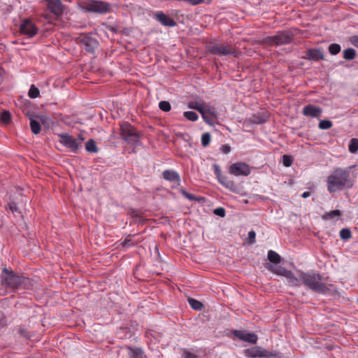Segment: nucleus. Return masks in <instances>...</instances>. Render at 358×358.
Here are the masks:
<instances>
[{"instance_id":"f257e3e1","label":"nucleus","mask_w":358,"mask_h":358,"mask_svg":"<svg viewBox=\"0 0 358 358\" xmlns=\"http://www.w3.org/2000/svg\"><path fill=\"white\" fill-rule=\"evenodd\" d=\"M327 190L330 193H334L344 188H351L353 186L350 178V172L343 169H336L328 176Z\"/></svg>"},{"instance_id":"f03ea898","label":"nucleus","mask_w":358,"mask_h":358,"mask_svg":"<svg viewBox=\"0 0 358 358\" xmlns=\"http://www.w3.org/2000/svg\"><path fill=\"white\" fill-rule=\"evenodd\" d=\"M2 285L12 290L19 289H29L30 280L22 275H17L13 271L4 268L1 274Z\"/></svg>"},{"instance_id":"7ed1b4c3","label":"nucleus","mask_w":358,"mask_h":358,"mask_svg":"<svg viewBox=\"0 0 358 358\" xmlns=\"http://www.w3.org/2000/svg\"><path fill=\"white\" fill-rule=\"evenodd\" d=\"M301 285L307 287L308 289L320 293L326 294L329 289L322 281V276L315 272H301Z\"/></svg>"},{"instance_id":"20e7f679","label":"nucleus","mask_w":358,"mask_h":358,"mask_svg":"<svg viewBox=\"0 0 358 358\" xmlns=\"http://www.w3.org/2000/svg\"><path fill=\"white\" fill-rule=\"evenodd\" d=\"M244 355L248 358H280V354L276 351L268 350L260 346H253L245 350Z\"/></svg>"},{"instance_id":"39448f33","label":"nucleus","mask_w":358,"mask_h":358,"mask_svg":"<svg viewBox=\"0 0 358 358\" xmlns=\"http://www.w3.org/2000/svg\"><path fill=\"white\" fill-rule=\"evenodd\" d=\"M122 138L131 145L137 146L139 143V136L135 129L128 122L120 125Z\"/></svg>"},{"instance_id":"423d86ee","label":"nucleus","mask_w":358,"mask_h":358,"mask_svg":"<svg viewBox=\"0 0 358 358\" xmlns=\"http://www.w3.org/2000/svg\"><path fill=\"white\" fill-rule=\"evenodd\" d=\"M292 40V34L289 31H280L275 36H268L265 38L266 43L275 45L289 44Z\"/></svg>"},{"instance_id":"0eeeda50","label":"nucleus","mask_w":358,"mask_h":358,"mask_svg":"<svg viewBox=\"0 0 358 358\" xmlns=\"http://www.w3.org/2000/svg\"><path fill=\"white\" fill-rule=\"evenodd\" d=\"M209 52L213 55H216L220 57L233 55L238 57V52L231 45H211L208 46Z\"/></svg>"},{"instance_id":"6e6552de","label":"nucleus","mask_w":358,"mask_h":358,"mask_svg":"<svg viewBox=\"0 0 358 358\" xmlns=\"http://www.w3.org/2000/svg\"><path fill=\"white\" fill-rule=\"evenodd\" d=\"M58 136L59 138V142L71 152L76 153L78 151L79 142L76 141L72 136L66 133H63L58 134Z\"/></svg>"},{"instance_id":"1a4fd4ad","label":"nucleus","mask_w":358,"mask_h":358,"mask_svg":"<svg viewBox=\"0 0 358 358\" xmlns=\"http://www.w3.org/2000/svg\"><path fill=\"white\" fill-rule=\"evenodd\" d=\"M231 174L236 176H248L250 174L249 165L244 162H236L232 164L229 169Z\"/></svg>"},{"instance_id":"9d476101","label":"nucleus","mask_w":358,"mask_h":358,"mask_svg":"<svg viewBox=\"0 0 358 358\" xmlns=\"http://www.w3.org/2000/svg\"><path fill=\"white\" fill-rule=\"evenodd\" d=\"M80 43L84 47L85 50L90 53H93L99 45L98 41L90 34L84 36Z\"/></svg>"},{"instance_id":"9b49d317","label":"nucleus","mask_w":358,"mask_h":358,"mask_svg":"<svg viewBox=\"0 0 358 358\" xmlns=\"http://www.w3.org/2000/svg\"><path fill=\"white\" fill-rule=\"evenodd\" d=\"M20 31L22 34L31 38L37 34L38 29L30 20L25 19L20 25Z\"/></svg>"},{"instance_id":"f8f14e48","label":"nucleus","mask_w":358,"mask_h":358,"mask_svg":"<svg viewBox=\"0 0 358 358\" xmlns=\"http://www.w3.org/2000/svg\"><path fill=\"white\" fill-rule=\"evenodd\" d=\"M234 335L238 339L252 344H255L258 340V337L255 333H250L244 330H234Z\"/></svg>"},{"instance_id":"ddd939ff","label":"nucleus","mask_w":358,"mask_h":358,"mask_svg":"<svg viewBox=\"0 0 358 358\" xmlns=\"http://www.w3.org/2000/svg\"><path fill=\"white\" fill-rule=\"evenodd\" d=\"M110 4L103 2L94 1L88 3L87 9L90 12L104 13L108 11Z\"/></svg>"},{"instance_id":"4468645a","label":"nucleus","mask_w":358,"mask_h":358,"mask_svg":"<svg viewBox=\"0 0 358 358\" xmlns=\"http://www.w3.org/2000/svg\"><path fill=\"white\" fill-rule=\"evenodd\" d=\"M155 19L162 25L173 27L176 25V22L173 18H171L162 11H157L155 14Z\"/></svg>"},{"instance_id":"2eb2a0df","label":"nucleus","mask_w":358,"mask_h":358,"mask_svg":"<svg viewBox=\"0 0 358 358\" xmlns=\"http://www.w3.org/2000/svg\"><path fill=\"white\" fill-rule=\"evenodd\" d=\"M50 12L56 16H59L63 13V5L61 0H45Z\"/></svg>"},{"instance_id":"dca6fc26","label":"nucleus","mask_w":358,"mask_h":358,"mask_svg":"<svg viewBox=\"0 0 358 358\" xmlns=\"http://www.w3.org/2000/svg\"><path fill=\"white\" fill-rule=\"evenodd\" d=\"M322 112L321 108L311 104L307 105L303 108V114L311 117H320Z\"/></svg>"},{"instance_id":"f3484780","label":"nucleus","mask_w":358,"mask_h":358,"mask_svg":"<svg viewBox=\"0 0 358 358\" xmlns=\"http://www.w3.org/2000/svg\"><path fill=\"white\" fill-rule=\"evenodd\" d=\"M162 176L164 180L173 182L176 186L180 185V177L176 171L165 170L162 173Z\"/></svg>"},{"instance_id":"a211bd4d","label":"nucleus","mask_w":358,"mask_h":358,"mask_svg":"<svg viewBox=\"0 0 358 358\" xmlns=\"http://www.w3.org/2000/svg\"><path fill=\"white\" fill-rule=\"evenodd\" d=\"M306 58L308 60L319 61L324 59V55L320 49L313 48L307 50Z\"/></svg>"},{"instance_id":"6ab92c4d","label":"nucleus","mask_w":358,"mask_h":358,"mask_svg":"<svg viewBox=\"0 0 358 358\" xmlns=\"http://www.w3.org/2000/svg\"><path fill=\"white\" fill-rule=\"evenodd\" d=\"M301 272L297 275H294L292 271L286 276L287 284L291 287H299L301 285Z\"/></svg>"},{"instance_id":"aec40b11","label":"nucleus","mask_w":358,"mask_h":358,"mask_svg":"<svg viewBox=\"0 0 358 358\" xmlns=\"http://www.w3.org/2000/svg\"><path fill=\"white\" fill-rule=\"evenodd\" d=\"M188 108L198 110L201 115L204 113L213 114V112L208 106H203L201 103L196 101L189 103Z\"/></svg>"},{"instance_id":"412c9836","label":"nucleus","mask_w":358,"mask_h":358,"mask_svg":"<svg viewBox=\"0 0 358 358\" xmlns=\"http://www.w3.org/2000/svg\"><path fill=\"white\" fill-rule=\"evenodd\" d=\"M127 350L129 358H144L143 352L141 348L128 347Z\"/></svg>"},{"instance_id":"4be33fe9","label":"nucleus","mask_w":358,"mask_h":358,"mask_svg":"<svg viewBox=\"0 0 358 358\" xmlns=\"http://www.w3.org/2000/svg\"><path fill=\"white\" fill-rule=\"evenodd\" d=\"M219 182L222 184L225 187L232 189V188L234 186V183L233 181L229 180L227 177L224 176H222L220 178H217Z\"/></svg>"},{"instance_id":"5701e85b","label":"nucleus","mask_w":358,"mask_h":358,"mask_svg":"<svg viewBox=\"0 0 358 358\" xmlns=\"http://www.w3.org/2000/svg\"><path fill=\"white\" fill-rule=\"evenodd\" d=\"M85 149L88 152L91 153H96L98 152L96 143L93 139H90L86 142Z\"/></svg>"},{"instance_id":"b1692460","label":"nucleus","mask_w":358,"mask_h":358,"mask_svg":"<svg viewBox=\"0 0 358 358\" xmlns=\"http://www.w3.org/2000/svg\"><path fill=\"white\" fill-rule=\"evenodd\" d=\"M268 259L273 263V264H278L280 262V260H281V257L277 253L275 252V251L273 250H269L268 252Z\"/></svg>"},{"instance_id":"393cba45","label":"nucleus","mask_w":358,"mask_h":358,"mask_svg":"<svg viewBox=\"0 0 358 358\" xmlns=\"http://www.w3.org/2000/svg\"><path fill=\"white\" fill-rule=\"evenodd\" d=\"M267 268L268 269H270L271 271H273V273H275L278 275H282L285 278H286V276L288 274H289V272L291 271L287 270L285 268L282 267V266H278L275 269H273L272 266H271V268H269V267H267Z\"/></svg>"},{"instance_id":"a878e982","label":"nucleus","mask_w":358,"mask_h":358,"mask_svg":"<svg viewBox=\"0 0 358 358\" xmlns=\"http://www.w3.org/2000/svg\"><path fill=\"white\" fill-rule=\"evenodd\" d=\"M30 127L34 134H38L41 131V124L38 121L34 119L30 118Z\"/></svg>"},{"instance_id":"bb28decb","label":"nucleus","mask_w":358,"mask_h":358,"mask_svg":"<svg viewBox=\"0 0 358 358\" xmlns=\"http://www.w3.org/2000/svg\"><path fill=\"white\" fill-rule=\"evenodd\" d=\"M356 51L353 48H348L343 51V57L346 60H351L355 58Z\"/></svg>"},{"instance_id":"cd10ccee","label":"nucleus","mask_w":358,"mask_h":358,"mask_svg":"<svg viewBox=\"0 0 358 358\" xmlns=\"http://www.w3.org/2000/svg\"><path fill=\"white\" fill-rule=\"evenodd\" d=\"M188 302H189V304L190 305V306L194 309V310H201L202 307H203V304L201 302L194 299H192V298H189L188 299Z\"/></svg>"},{"instance_id":"c85d7f7f","label":"nucleus","mask_w":358,"mask_h":358,"mask_svg":"<svg viewBox=\"0 0 358 358\" xmlns=\"http://www.w3.org/2000/svg\"><path fill=\"white\" fill-rule=\"evenodd\" d=\"M329 52L333 55H336L341 52V48L339 44L332 43L328 48Z\"/></svg>"},{"instance_id":"c756f323","label":"nucleus","mask_w":358,"mask_h":358,"mask_svg":"<svg viewBox=\"0 0 358 358\" xmlns=\"http://www.w3.org/2000/svg\"><path fill=\"white\" fill-rule=\"evenodd\" d=\"M183 115L186 119L192 122L196 121L199 118V115L194 111H185Z\"/></svg>"},{"instance_id":"7c9ffc66","label":"nucleus","mask_w":358,"mask_h":358,"mask_svg":"<svg viewBox=\"0 0 358 358\" xmlns=\"http://www.w3.org/2000/svg\"><path fill=\"white\" fill-rule=\"evenodd\" d=\"M340 237L343 240H348L351 238V231L348 228H343L340 231Z\"/></svg>"},{"instance_id":"2f4dec72","label":"nucleus","mask_w":358,"mask_h":358,"mask_svg":"<svg viewBox=\"0 0 358 358\" xmlns=\"http://www.w3.org/2000/svg\"><path fill=\"white\" fill-rule=\"evenodd\" d=\"M358 150V139L352 138L349 144V151L355 153Z\"/></svg>"},{"instance_id":"473e14b6","label":"nucleus","mask_w":358,"mask_h":358,"mask_svg":"<svg viewBox=\"0 0 358 358\" xmlns=\"http://www.w3.org/2000/svg\"><path fill=\"white\" fill-rule=\"evenodd\" d=\"M332 125H333V124H332L331 121L328 120H320V122L318 124V127L320 129H330L332 127Z\"/></svg>"},{"instance_id":"72a5a7b5","label":"nucleus","mask_w":358,"mask_h":358,"mask_svg":"<svg viewBox=\"0 0 358 358\" xmlns=\"http://www.w3.org/2000/svg\"><path fill=\"white\" fill-rule=\"evenodd\" d=\"M40 94L39 90L32 85L29 90V96L31 99L37 98Z\"/></svg>"},{"instance_id":"f704fd0d","label":"nucleus","mask_w":358,"mask_h":358,"mask_svg":"<svg viewBox=\"0 0 358 358\" xmlns=\"http://www.w3.org/2000/svg\"><path fill=\"white\" fill-rule=\"evenodd\" d=\"M341 215V211L339 210H331L329 213H327L324 215V218L327 220L333 219L335 217H338Z\"/></svg>"},{"instance_id":"c9c22d12","label":"nucleus","mask_w":358,"mask_h":358,"mask_svg":"<svg viewBox=\"0 0 358 358\" xmlns=\"http://www.w3.org/2000/svg\"><path fill=\"white\" fill-rule=\"evenodd\" d=\"M159 108L165 112H168L171 110V104L169 101H162L159 103Z\"/></svg>"},{"instance_id":"e433bc0d","label":"nucleus","mask_w":358,"mask_h":358,"mask_svg":"<svg viewBox=\"0 0 358 358\" xmlns=\"http://www.w3.org/2000/svg\"><path fill=\"white\" fill-rule=\"evenodd\" d=\"M210 141V135L209 133H204L201 136V144L203 147L209 145Z\"/></svg>"},{"instance_id":"4c0bfd02","label":"nucleus","mask_w":358,"mask_h":358,"mask_svg":"<svg viewBox=\"0 0 358 358\" xmlns=\"http://www.w3.org/2000/svg\"><path fill=\"white\" fill-rule=\"evenodd\" d=\"M293 162L292 158L289 155H283L282 156V163L285 166L289 167L292 165Z\"/></svg>"},{"instance_id":"58836bf2","label":"nucleus","mask_w":358,"mask_h":358,"mask_svg":"<svg viewBox=\"0 0 358 358\" xmlns=\"http://www.w3.org/2000/svg\"><path fill=\"white\" fill-rule=\"evenodd\" d=\"M1 120L5 123L9 122L10 120V114L8 111H3L1 114Z\"/></svg>"},{"instance_id":"ea45409f","label":"nucleus","mask_w":358,"mask_h":358,"mask_svg":"<svg viewBox=\"0 0 358 358\" xmlns=\"http://www.w3.org/2000/svg\"><path fill=\"white\" fill-rule=\"evenodd\" d=\"M180 192L181 194L185 197L187 198V199L190 200V201H194L196 199L195 196L189 193H188L187 191H185V189H181L180 190Z\"/></svg>"},{"instance_id":"a19ab883","label":"nucleus","mask_w":358,"mask_h":358,"mask_svg":"<svg viewBox=\"0 0 358 358\" xmlns=\"http://www.w3.org/2000/svg\"><path fill=\"white\" fill-rule=\"evenodd\" d=\"M182 358H197V356L187 350H183Z\"/></svg>"},{"instance_id":"79ce46f5","label":"nucleus","mask_w":358,"mask_h":358,"mask_svg":"<svg viewBox=\"0 0 358 358\" xmlns=\"http://www.w3.org/2000/svg\"><path fill=\"white\" fill-rule=\"evenodd\" d=\"M214 213L221 217L225 216V210L223 208H217L214 210Z\"/></svg>"},{"instance_id":"37998d69","label":"nucleus","mask_w":358,"mask_h":358,"mask_svg":"<svg viewBox=\"0 0 358 358\" xmlns=\"http://www.w3.org/2000/svg\"><path fill=\"white\" fill-rule=\"evenodd\" d=\"M256 234L254 231H250L248 233V240L250 243H253L255 241Z\"/></svg>"},{"instance_id":"c03bdc74","label":"nucleus","mask_w":358,"mask_h":358,"mask_svg":"<svg viewBox=\"0 0 358 358\" xmlns=\"http://www.w3.org/2000/svg\"><path fill=\"white\" fill-rule=\"evenodd\" d=\"M8 208L13 213L18 212V208L15 203L10 202L8 203Z\"/></svg>"},{"instance_id":"a18cd8bd","label":"nucleus","mask_w":358,"mask_h":358,"mask_svg":"<svg viewBox=\"0 0 358 358\" xmlns=\"http://www.w3.org/2000/svg\"><path fill=\"white\" fill-rule=\"evenodd\" d=\"M208 113H204L202 115V118L203 120V121L210 124V125H212L213 124V121L208 117ZM209 115H211L210 113H209Z\"/></svg>"},{"instance_id":"49530a36","label":"nucleus","mask_w":358,"mask_h":358,"mask_svg":"<svg viewBox=\"0 0 358 358\" xmlns=\"http://www.w3.org/2000/svg\"><path fill=\"white\" fill-rule=\"evenodd\" d=\"M214 169H215V174L217 178H218L222 176L221 173V170L220 169V167L217 165H216V164L214 165Z\"/></svg>"},{"instance_id":"de8ad7c7","label":"nucleus","mask_w":358,"mask_h":358,"mask_svg":"<svg viewBox=\"0 0 358 358\" xmlns=\"http://www.w3.org/2000/svg\"><path fill=\"white\" fill-rule=\"evenodd\" d=\"M350 42L358 48V36H354L350 38Z\"/></svg>"},{"instance_id":"09e8293b","label":"nucleus","mask_w":358,"mask_h":358,"mask_svg":"<svg viewBox=\"0 0 358 358\" xmlns=\"http://www.w3.org/2000/svg\"><path fill=\"white\" fill-rule=\"evenodd\" d=\"M76 141L79 142V148L81 145L82 142L84 141V137L83 134H80L76 138H75Z\"/></svg>"},{"instance_id":"8fccbe9b","label":"nucleus","mask_w":358,"mask_h":358,"mask_svg":"<svg viewBox=\"0 0 358 358\" xmlns=\"http://www.w3.org/2000/svg\"><path fill=\"white\" fill-rule=\"evenodd\" d=\"M222 150L224 153L227 154L230 152L231 149L229 145H225L222 147Z\"/></svg>"},{"instance_id":"3c124183","label":"nucleus","mask_w":358,"mask_h":358,"mask_svg":"<svg viewBox=\"0 0 358 358\" xmlns=\"http://www.w3.org/2000/svg\"><path fill=\"white\" fill-rule=\"evenodd\" d=\"M133 245V243H131L130 240H125L123 243V245L125 247L130 246Z\"/></svg>"},{"instance_id":"603ef678","label":"nucleus","mask_w":358,"mask_h":358,"mask_svg":"<svg viewBox=\"0 0 358 358\" xmlns=\"http://www.w3.org/2000/svg\"><path fill=\"white\" fill-rule=\"evenodd\" d=\"M309 196H310V192H303V193L301 194V196H302L303 198H307V197H308Z\"/></svg>"},{"instance_id":"864d4df0","label":"nucleus","mask_w":358,"mask_h":358,"mask_svg":"<svg viewBox=\"0 0 358 358\" xmlns=\"http://www.w3.org/2000/svg\"><path fill=\"white\" fill-rule=\"evenodd\" d=\"M20 334H21V335H22V336H25V337H27V336H28V334L26 333V331H25V330H24V329H21V330L20 331Z\"/></svg>"},{"instance_id":"5fc2aeb1","label":"nucleus","mask_w":358,"mask_h":358,"mask_svg":"<svg viewBox=\"0 0 358 358\" xmlns=\"http://www.w3.org/2000/svg\"><path fill=\"white\" fill-rule=\"evenodd\" d=\"M40 117L41 120V121H43V123H45V121H44V120H43V117Z\"/></svg>"},{"instance_id":"6e6d98bb","label":"nucleus","mask_w":358,"mask_h":358,"mask_svg":"<svg viewBox=\"0 0 358 358\" xmlns=\"http://www.w3.org/2000/svg\"><path fill=\"white\" fill-rule=\"evenodd\" d=\"M357 304H358V300H357Z\"/></svg>"}]
</instances>
